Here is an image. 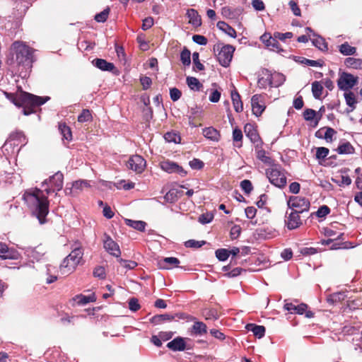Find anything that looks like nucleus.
<instances>
[{"label": "nucleus", "mask_w": 362, "mask_h": 362, "mask_svg": "<svg viewBox=\"0 0 362 362\" xmlns=\"http://www.w3.org/2000/svg\"><path fill=\"white\" fill-rule=\"evenodd\" d=\"M46 194L43 191L35 188L33 192H25L23 194V199L30 208L35 209L34 213L39 220L40 224L46 223V216L49 213V200L47 195L53 191V187L45 189Z\"/></svg>", "instance_id": "obj_1"}, {"label": "nucleus", "mask_w": 362, "mask_h": 362, "mask_svg": "<svg viewBox=\"0 0 362 362\" xmlns=\"http://www.w3.org/2000/svg\"><path fill=\"white\" fill-rule=\"evenodd\" d=\"M6 98L16 106L23 108L25 115H29L35 112L37 107L45 104L50 98L49 96H37L22 90L16 93H6Z\"/></svg>", "instance_id": "obj_2"}, {"label": "nucleus", "mask_w": 362, "mask_h": 362, "mask_svg": "<svg viewBox=\"0 0 362 362\" xmlns=\"http://www.w3.org/2000/svg\"><path fill=\"white\" fill-rule=\"evenodd\" d=\"M71 248L70 254L64 259L59 266L60 272L63 275L67 276L74 272L83 260V249L81 243L78 241L75 242Z\"/></svg>", "instance_id": "obj_3"}, {"label": "nucleus", "mask_w": 362, "mask_h": 362, "mask_svg": "<svg viewBox=\"0 0 362 362\" xmlns=\"http://www.w3.org/2000/svg\"><path fill=\"white\" fill-rule=\"evenodd\" d=\"M11 49L16 54V61L19 66L24 69H30L33 66V49L25 45L23 42L15 41Z\"/></svg>", "instance_id": "obj_4"}, {"label": "nucleus", "mask_w": 362, "mask_h": 362, "mask_svg": "<svg viewBox=\"0 0 362 362\" xmlns=\"http://www.w3.org/2000/svg\"><path fill=\"white\" fill-rule=\"evenodd\" d=\"M266 175L269 182L279 188H284L287 183L286 172L279 165L274 164L266 170Z\"/></svg>", "instance_id": "obj_5"}, {"label": "nucleus", "mask_w": 362, "mask_h": 362, "mask_svg": "<svg viewBox=\"0 0 362 362\" xmlns=\"http://www.w3.org/2000/svg\"><path fill=\"white\" fill-rule=\"evenodd\" d=\"M235 49L233 46L230 45H223V43H217L214 47V52H218L216 54L217 60L223 67L229 66Z\"/></svg>", "instance_id": "obj_6"}, {"label": "nucleus", "mask_w": 362, "mask_h": 362, "mask_svg": "<svg viewBox=\"0 0 362 362\" xmlns=\"http://www.w3.org/2000/svg\"><path fill=\"white\" fill-rule=\"evenodd\" d=\"M287 204L291 211L298 214L308 211L310 206V202L307 198L299 196L291 197Z\"/></svg>", "instance_id": "obj_7"}, {"label": "nucleus", "mask_w": 362, "mask_h": 362, "mask_svg": "<svg viewBox=\"0 0 362 362\" xmlns=\"http://www.w3.org/2000/svg\"><path fill=\"white\" fill-rule=\"evenodd\" d=\"M358 81V78L357 76L347 72H342L337 80V86L340 90L347 91L355 86Z\"/></svg>", "instance_id": "obj_8"}, {"label": "nucleus", "mask_w": 362, "mask_h": 362, "mask_svg": "<svg viewBox=\"0 0 362 362\" xmlns=\"http://www.w3.org/2000/svg\"><path fill=\"white\" fill-rule=\"evenodd\" d=\"M160 168L168 173H177L182 177L187 175V171L177 163L170 160H164L160 163Z\"/></svg>", "instance_id": "obj_9"}, {"label": "nucleus", "mask_w": 362, "mask_h": 362, "mask_svg": "<svg viewBox=\"0 0 362 362\" xmlns=\"http://www.w3.org/2000/svg\"><path fill=\"white\" fill-rule=\"evenodd\" d=\"M127 166L129 169L137 173H141L146 167V160L141 156L134 155L129 158Z\"/></svg>", "instance_id": "obj_10"}, {"label": "nucleus", "mask_w": 362, "mask_h": 362, "mask_svg": "<svg viewBox=\"0 0 362 362\" xmlns=\"http://www.w3.org/2000/svg\"><path fill=\"white\" fill-rule=\"evenodd\" d=\"M262 42L271 50L279 52L283 51L281 48V45L279 42V38L276 37L274 35H271L270 33H264L260 37Z\"/></svg>", "instance_id": "obj_11"}, {"label": "nucleus", "mask_w": 362, "mask_h": 362, "mask_svg": "<svg viewBox=\"0 0 362 362\" xmlns=\"http://www.w3.org/2000/svg\"><path fill=\"white\" fill-rule=\"evenodd\" d=\"M286 214L285 224L289 230L296 229L302 225L300 214L291 211V213H286Z\"/></svg>", "instance_id": "obj_12"}, {"label": "nucleus", "mask_w": 362, "mask_h": 362, "mask_svg": "<svg viewBox=\"0 0 362 362\" xmlns=\"http://www.w3.org/2000/svg\"><path fill=\"white\" fill-rule=\"evenodd\" d=\"M252 110L256 116H260L265 110L262 95L255 94L251 98Z\"/></svg>", "instance_id": "obj_13"}, {"label": "nucleus", "mask_w": 362, "mask_h": 362, "mask_svg": "<svg viewBox=\"0 0 362 362\" xmlns=\"http://www.w3.org/2000/svg\"><path fill=\"white\" fill-rule=\"evenodd\" d=\"M244 132L246 136L250 139L251 142L256 144L257 146L262 145V139L257 132V130L252 124L249 123L246 124L244 127Z\"/></svg>", "instance_id": "obj_14"}, {"label": "nucleus", "mask_w": 362, "mask_h": 362, "mask_svg": "<svg viewBox=\"0 0 362 362\" xmlns=\"http://www.w3.org/2000/svg\"><path fill=\"white\" fill-rule=\"evenodd\" d=\"M104 248L110 255L117 257H119L121 254L118 244L107 235H105V239L104 240Z\"/></svg>", "instance_id": "obj_15"}, {"label": "nucleus", "mask_w": 362, "mask_h": 362, "mask_svg": "<svg viewBox=\"0 0 362 362\" xmlns=\"http://www.w3.org/2000/svg\"><path fill=\"white\" fill-rule=\"evenodd\" d=\"M16 252L11 248H9L8 245L0 242V257L3 259H14L16 258Z\"/></svg>", "instance_id": "obj_16"}, {"label": "nucleus", "mask_w": 362, "mask_h": 362, "mask_svg": "<svg viewBox=\"0 0 362 362\" xmlns=\"http://www.w3.org/2000/svg\"><path fill=\"white\" fill-rule=\"evenodd\" d=\"M63 180L64 175L61 172H57L50 177L49 182L51 184V187H53V191H59L62 189Z\"/></svg>", "instance_id": "obj_17"}, {"label": "nucleus", "mask_w": 362, "mask_h": 362, "mask_svg": "<svg viewBox=\"0 0 362 362\" xmlns=\"http://www.w3.org/2000/svg\"><path fill=\"white\" fill-rule=\"evenodd\" d=\"M93 64L102 71H113L115 66L113 63L108 62L103 59H95L92 62Z\"/></svg>", "instance_id": "obj_18"}, {"label": "nucleus", "mask_w": 362, "mask_h": 362, "mask_svg": "<svg viewBox=\"0 0 362 362\" xmlns=\"http://www.w3.org/2000/svg\"><path fill=\"white\" fill-rule=\"evenodd\" d=\"M284 308L285 310L289 311L291 313L302 315L307 310L308 305L305 303H300L296 305L292 303H286L284 305Z\"/></svg>", "instance_id": "obj_19"}, {"label": "nucleus", "mask_w": 362, "mask_h": 362, "mask_svg": "<svg viewBox=\"0 0 362 362\" xmlns=\"http://www.w3.org/2000/svg\"><path fill=\"white\" fill-rule=\"evenodd\" d=\"M285 81V76L280 73L269 74V86L279 87Z\"/></svg>", "instance_id": "obj_20"}, {"label": "nucleus", "mask_w": 362, "mask_h": 362, "mask_svg": "<svg viewBox=\"0 0 362 362\" xmlns=\"http://www.w3.org/2000/svg\"><path fill=\"white\" fill-rule=\"evenodd\" d=\"M180 260L176 257H165L159 262L160 268L163 269H170L173 267H177Z\"/></svg>", "instance_id": "obj_21"}, {"label": "nucleus", "mask_w": 362, "mask_h": 362, "mask_svg": "<svg viewBox=\"0 0 362 362\" xmlns=\"http://www.w3.org/2000/svg\"><path fill=\"white\" fill-rule=\"evenodd\" d=\"M322 116V114H318L315 110L310 108L305 109L303 112V117L306 121L315 119L314 127L317 126Z\"/></svg>", "instance_id": "obj_22"}, {"label": "nucleus", "mask_w": 362, "mask_h": 362, "mask_svg": "<svg viewBox=\"0 0 362 362\" xmlns=\"http://www.w3.org/2000/svg\"><path fill=\"white\" fill-rule=\"evenodd\" d=\"M203 135L206 139L213 141H218L221 138L220 132L212 127L203 129Z\"/></svg>", "instance_id": "obj_23"}, {"label": "nucleus", "mask_w": 362, "mask_h": 362, "mask_svg": "<svg viewBox=\"0 0 362 362\" xmlns=\"http://www.w3.org/2000/svg\"><path fill=\"white\" fill-rule=\"evenodd\" d=\"M187 16L189 18V23L194 27H199L202 25L201 16L196 10L193 8L188 9Z\"/></svg>", "instance_id": "obj_24"}, {"label": "nucleus", "mask_w": 362, "mask_h": 362, "mask_svg": "<svg viewBox=\"0 0 362 362\" xmlns=\"http://www.w3.org/2000/svg\"><path fill=\"white\" fill-rule=\"evenodd\" d=\"M167 347L173 351H184L185 349V342L181 337H177L168 342Z\"/></svg>", "instance_id": "obj_25"}, {"label": "nucleus", "mask_w": 362, "mask_h": 362, "mask_svg": "<svg viewBox=\"0 0 362 362\" xmlns=\"http://www.w3.org/2000/svg\"><path fill=\"white\" fill-rule=\"evenodd\" d=\"M245 328L248 331L252 332L254 335L259 339H261L264 336L266 329L265 327L262 325H257L255 324L250 323L246 325Z\"/></svg>", "instance_id": "obj_26"}, {"label": "nucleus", "mask_w": 362, "mask_h": 362, "mask_svg": "<svg viewBox=\"0 0 362 362\" xmlns=\"http://www.w3.org/2000/svg\"><path fill=\"white\" fill-rule=\"evenodd\" d=\"M217 28L224 32L231 37L235 38L237 36L235 30L224 21H218L216 24Z\"/></svg>", "instance_id": "obj_27"}, {"label": "nucleus", "mask_w": 362, "mask_h": 362, "mask_svg": "<svg viewBox=\"0 0 362 362\" xmlns=\"http://www.w3.org/2000/svg\"><path fill=\"white\" fill-rule=\"evenodd\" d=\"M231 99L235 110L237 112H241L243 110V105L240 95L236 90L231 92Z\"/></svg>", "instance_id": "obj_28"}, {"label": "nucleus", "mask_w": 362, "mask_h": 362, "mask_svg": "<svg viewBox=\"0 0 362 362\" xmlns=\"http://www.w3.org/2000/svg\"><path fill=\"white\" fill-rule=\"evenodd\" d=\"M74 300L76 301L77 304L83 305L90 302H95L96 300V297L93 293L88 296L79 294L76 296Z\"/></svg>", "instance_id": "obj_29"}, {"label": "nucleus", "mask_w": 362, "mask_h": 362, "mask_svg": "<svg viewBox=\"0 0 362 362\" xmlns=\"http://www.w3.org/2000/svg\"><path fill=\"white\" fill-rule=\"evenodd\" d=\"M339 51L344 56L355 55L356 54V47L351 46L349 42H345L339 46Z\"/></svg>", "instance_id": "obj_30"}, {"label": "nucleus", "mask_w": 362, "mask_h": 362, "mask_svg": "<svg viewBox=\"0 0 362 362\" xmlns=\"http://www.w3.org/2000/svg\"><path fill=\"white\" fill-rule=\"evenodd\" d=\"M344 95L346 105L351 107V110H347V112H352L354 110L356 109V105L357 103V100L356 98L355 94L351 91H349L345 92Z\"/></svg>", "instance_id": "obj_31"}, {"label": "nucleus", "mask_w": 362, "mask_h": 362, "mask_svg": "<svg viewBox=\"0 0 362 362\" xmlns=\"http://www.w3.org/2000/svg\"><path fill=\"white\" fill-rule=\"evenodd\" d=\"M344 64L348 68L361 69H362V59H356V58H354V57H347L344 60Z\"/></svg>", "instance_id": "obj_32"}, {"label": "nucleus", "mask_w": 362, "mask_h": 362, "mask_svg": "<svg viewBox=\"0 0 362 362\" xmlns=\"http://www.w3.org/2000/svg\"><path fill=\"white\" fill-rule=\"evenodd\" d=\"M186 83L188 87L192 90L199 91L203 88V85L200 81L193 76H187L186 78Z\"/></svg>", "instance_id": "obj_33"}, {"label": "nucleus", "mask_w": 362, "mask_h": 362, "mask_svg": "<svg viewBox=\"0 0 362 362\" xmlns=\"http://www.w3.org/2000/svg\"><path fill=\"white\" fill-rule=\"evenodd\" d=\"M192 330L197 335H202L207 332V327L202 322L195 321L192 325Z\"/></svg>", "instance_id": "obj_34"}, {"label": "nucleus", "mask_w": 362, "mask_h": 362, "mask_svg": "<svg viewBox=\"0 0 362 362\" xmlns=\"http://www.w3.org/2000/svg\"><path fill=\"white\" fill-rule=\"evenodd\" d=\"M174 320V316L170 314L156 315L150 320L151 322L154 325H159L165 321H171Z\"/></svg>", "instance_id": "obj_35"}, {"label": "nucleus", "mask_w": 362, "mask_h": 362, "mask_svg": "<svg viewBox=\"0 0 362 362\" xmlns=\"http://www.w3.org/2000/svg\"><path fill=\"white\" fill-rule=\"evenodd\" d=\"M314 36L315 37L312 40L313 45L322 52L327 51L328 47L325 40L319 35H314Z\"/></svg>", "instance_id": "obj_36"}, {"label": "nucleus", "mask_w": 362, "mask_h": 362, "mask_svg": "<svg viewBox=\"0 0 362 362\" xmlns=\"http://www.w3.org/2000/svg\"><path fill=\"white\" fill-rule=\"evenodd\" d=\"M59 130L62 135L64 139L69 141L72 139V134L71 129L69 126L66 124L64 122H60L59 124Z\"/></svg>", "instance_id": "obj_37"}, {"label": "nucleus", "mask_w": 362, "mask_h": 362, "mask_svg": "<svg viewBox=\"0 0 362 362\" xmlns=\"http://www.w3.org/2000/svg\"><path fill=\"white\" fill-rule=\"evenodd\" d=\"M337 151L339 154H352L354 153L355 148L350 142L347 141L340 144Z\"/></svg>", "instance_id": "obj_38"}, {"label": "nucleus", "mask_w": 362, "mask_h": 362, "mask_svg": "<svg viewBox=\"0 0 362 362\" xmlns=\"http://www.w3.org/2000/svg\"><path fill=\"white\" fill-rule=\"evenodd\" d=\"M125 223L127 226L141 232L145 230L146 226V223L143 221H133L131 219H125Z\"/></svg>", "instance_id": "obj_39"}, {"label": "nucleus", "mask_w": 362, "mask_h": 362, "mask_svg": "<svg viewBox=\"0 0 362 362\" xmlns=\"http://www.w3.org/2000/svg\"><path fill=\"white\" fill-rule=\"evenodd\" d=\"M257 158L265 164L272 166L274 165V160L267 155L264 150H258L257 152Z\"/></svg>", "instance_id": "obj_40"}, {"label": "nucleus", "mask_w": 362, "mask_h": 362, "mask_svg": "<svg viewBox=\"0 0 362 362\" xmlns=\"http://www.w3.org/2000/svg\"><path fill=\"white\" fill-rule=\"evenodd\" d=\"M181 192H178L177 189H172L165 194L164 199L166 202L170 203L175 202L180 197V195H179V194Z\"/></svg>", "instance_id": "obj_41"}, {"label": "nucleus", "mask_w": 362, "mask_h": 362, "mask_svg": "<svg viewBox=\"0 0 362 362\" xmlns=\"http://www.w3.org/2000/svg\"><path fill=\"white\" fill-rule=\"evenodd\" d=\"M93 120V116L90 110L88 109H83L80 115L78 116V122L80 123H84L87 122H91Z\"/></svg>", "instance_id": "obj_42"}, {"label": "nucleus", "mask_w": 362, "mask_h": 362, "mask_svg": "<svg viewBox=\"0 0 362 362\" xmlns=\"http://www.w3.org/2000/svg\"><path fill=\"white\" fill-rule=\"evenodd\" d=\"M164 138L169 143L179 144L181 141L180 136L175 132H167L164 135Z\"/></svg>", "instance_id": "obj_43"}, {"label": "nucleus", "mask_w": 362, "mask_h": 362, "mask_svg": "<svg viewBox=\"0 0 362 362\" xmlns=\"http://www.w3.org/2000/svg\"><path fill=\"white\" fill-rule=\"evenodd\" d=\"M323 87L319 81H314L312 83V92L313 96L318 99L321 97L322 94Z\"/></svg>", "instance_id": "obj_44"}, {"label": "nucleus", "mask_w": 362, "mask_h": 362, "mask_svg": "<svg viewBox=\"0 0 362 362\" xmlns=\"http://www.w3.org/2000/svg\"><path fill=\"white\" fill-rule=\"evenodd\" d=\"M190 56V51L186 47H185L180 53V60L183 65L189 66L191 64Z\"/></svg>", "instance_id": "obj_45"}, {"label": "nucleus", "mask_w": 362, "mask_h": 362, "mask_svg": "<svg viewBox=\"0 0 362 362\" xmlns=\"http://www.w3.org/2000/svg\"><path fill=\"white\" fill-rule=\"evenodd\" d=\"M203 316L205 320H216L218 318V314L215 309H206L203 311Z\"/></svg>", "instance_id": "obj_46"}, {"label": "nucleus", "mask_w": 362, "mask_h": 362, "mask_svg": "<svg viewBox=\"0 0 362 362\" xmlns=\"http://www.w3.org/2000/svg\"><path fill=\"white\" fill-rule=\"evenodd\" d=\"M215 254L217 259L220 261H225L230 256L229 250L225 248L216 250Z\"/></svg>", "instance_id": "obj_47"}, {"label": "nucleus", "mask_w": 362, "mask_h": 362, "mask_svg": "<svg viewBox=\"0 0 362 362\" xmlns=\"http://www.w3.org/2000/svg\"><path fill=\"white\" fill-rule=\"evenodd\" d=\"M72 187L73 189L76 191V193H77L78 190L81 191L84 188L89 187L90 185L86 180H77L73 183Z\"/></svg>", "instance_id": "obj_48"}, {"label": "nucleus", "mask_w": 362, "mask_h": 362, "mask_svg": "<svg viewBox=\"0 0 362 362\" xmlns=\"http://www.w3.org/2000/svg\"><path fill=\"white\" fill-rule=\"evenodd\" d=\"M110 13V8H106L100 13L95 16V20L99 23H104L107 21L108 15Z\"/></svg>", "instance_id": "obj_49"}, {"label": "nucleus", "mask_w": 362, "mask_h": 362, "mask_svg": "<svg viewBox=\"0 0 362 362\" xmlns=\"http://www.w3.org/2000/svg\"><path fill=\"white\" fill-rule=\"evenodd\" d=\"M192 59L194 63V70L197 69L199 71H202L204 69V66L200 62L199 54L198 52H195L192 54Z\"/></svg>", "instance_id": "obj_50"}, {"label": "nucleus", "mask_w": 362, "mask_h": 362, "mask_svg": "<svg viewBox=\"0 0 362 362\" xmlns=\"http://www.w3.org/2000/svg\"><path fill=\"white\" fill-rule=\"evenodd\" d=\"M117 261L122 267L129 269H133L137 266V263L135 261L126 260L122 258H119Z\"/></svg>", "instance_id": "obj_51"}, {"label": "nucleus", "mask_w": 362, "mask_h": 362, "mask_svg": "<svg viewBox=\"0 0 362 362\" xmlns=\"http://www.w3.org/2000/svg\"><path fill=\"white\" fill-rule=\"evenodd\" d=\"M329 152V149L326 147H318L316 149V158L317 160H323L328 156Z\"/></svg>", "instance_id": "obj_52"}, {"label": "nucleus", "mask_w": 362, "mask_h": 362, "mask_svg": "<svg viewBox=\"0 0 362 362\" xmlns=\"http://www.w3.org/2000/svg\"><path fill=\"white\" fill-rule=\"evenodd\" d=\"M93 274L95 277L100 279H104L106 277L105 269L102 266H97L95 267Z\"/></svg>", "instance_id": "obj_53"}, {"label": "nucleus", "mask_w": 362, "mask_h": 362, "mask_svg": "<svg viewBox=\"0 0 362 362\" xmlns=\"http://www.w3.org/2000/svg\"><path fill=\"white\" fill-rule=\"evenodd\" d=\"M205 243L206 242L204 240L197 241L195 240H189L185 243V246L186 247L199 248L205 245Z\"/></svg>", "instance_id": "obj_54"}, {"label": "nucleus", "mask_w": 362, "mask_h": 362, "mask_svg": "<svg viewBox=\"0 0 362 362\" xmlns=\"http://www.w3.org/2000/svg\"><path fill=\"white\" fill-rule=\"evenodd\" d=\"M189 166L194 170H201L204 168V163L202 160L198 158H194L189 163Z\"/></svg>", "instance_id": "obj_55"}, {"label": "nucleus", "mask_w": 362, "mask_h": 362, "mask_svg": "<svg viewBox=\"0 0 362 362\" xmlns=\"http://www.w3.org/2000/svg\"><path fill=\"white\" fill-rule=\"evenodd\" d=\"M240 187L247 194H250L253 189L252 182L249 180H243L240 182Z\"/></svg>", "instance_id": "obj_56"}, {"label": "nucleus", "mask_w": 362, "mask_h": 362, "mask_svg": "<svg viewBox=\"0 0 362 362\" xmlns=\"http://www.w3.org/2000/svg\"><path fill=\"white\" fill-rule=\"evenodd\" d=\"M330 213V209L327 205L321 206L316 211V216L319 218L325 217Z\"/></svg>", "instance_id": "obj_57"}, {"label": "nucleus", "mask_w": 362, "mask_h": 362, "mask_svg": "<svg viewBox=\"0 0 362 362\" xmlns=\"http://www.w3.org/2000/svg\"><path fill=\"white\" fill-rule=\"evenodd\" d=\"M170 99L175 102L178 100L182 96V92L177 88H172L170 89Z\"/></svg>", "instance_id": "obj_58"}, {"label": "nucleus", "mask_w": 362, "mask_h": 362, "mask_svg": "<svg viewBox=\"0 0 362 362\" xmlns=\"http://www.w3.org/2000/svg\"><path fill=\"white\" fill-rule=\"evenodd\" d=\"M214 218V215L211 213L203 214L199 216V221L202 224L210 223Z\"/></svg>", "instance_id": "obj_59"}, {"label": "nucleus", "mask_w": 362, "mask_h": 362, "mask_svg": "<svg viewBox=\"0 0 362 362\" xmlns=\"http://www.w3.org/2000/svg\"><path fill=\"white\" fill-rule=\"evenodd\" d=\"M241 233V227L238 225H235L230 228V236L232 240H235L239 237Z\"/></svg>", "instance_id": "obj_60"}, {"label": "nucleus", "mask_w": 362, "mask_h": 362, "mask_svg": "<svg viewBox=\"0 0 362 362\" xmlns=\"http://www.w3.org/2000/svg\"><path fill=\"white\" fill-rule=\"evenodd\" d=\"M141 306L139 300L136 298H132L129 300V308L133 312H136L140 309Z\"/></svg>", "instance_id": "obj_61"}, {"label": "nucleus", "mask_w": 362, "mask_h": 362, "mask_svg": "<svg viewBox=\"0 0 362 362\" xmlns=\"http://www.w3.org/2000/svg\"><path fill=\"white\" fill-rule=\"evenodd\" d=\"M300 62L302 64H305L308 66H322V63L321 62V61L320 60H312V59H306V58H304V57H302V60L300 61Z\"/></svg>", "instance_id": "obj_62"}, {"label": "nucleus", "mask_w": 362, "mask_h": 362, "mask_svg": "<svg viewBox=\"0 0 362 362\" xmlns=\"http://www.w3.org/2000/svg\"><path fill=\"white\" fill-rule=\"evenodd\" d=\"M140 82H141L143 89L147 90L148 88H150V86L152 83V80L148 76H142L140 78Z\"/></svg>", "instance_id": "obj_63"}, {"label": "nucleus", "mask_w": 362, "mask_h": 362, "mask_svg": "<svg viewBox=\"0 0 362 362\" xmlns=\"http://www.w3.org/2000/svg\"><path fill=\"white\" fill-rule=\"evenodd\" d=\"M192 40L194 42L200 45H206L207 44V38L203 35H194L192 37Z\"/></svg>", "instance_id": "obj_64"}]
</instances>
